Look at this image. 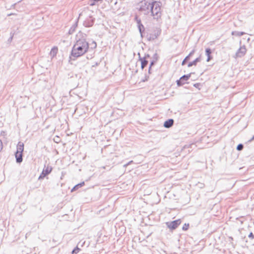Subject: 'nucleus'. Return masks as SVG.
<instances>
[{"instance_id": "nucleus-1", "label": "nucleus", "mask_w": 254, "mask_h": 254, "mask_svg": "<svg viewBox=\"0 0 254 254\" xmlns=\"http://www.w3.org/2000/svg\"><path fill=\"white\" fill-rule=\"evenodd\" d=\"M86 35L79 32L76 36V43L72 47L71 55L74 58L79 57L87 52L89 44L86 40Z\"/></svg>"}, {"instance_id": "nucleus-2", "label": "nucleus", "mask_w": 254, "mask_h": 254, "mask_svg": "<svg viewBox=\"0 0 254 254\" xmlns=\"http://www.w3.org/2000/svg\"><path fill=\"white\" fill-rule=\"evenodd\" d=\"M144 14H150L154 19H158L161 14V3L154 0H144Z\"/></svg>"}, {"instance_id": "nucleus-3", "label": "nucleus", "mask_w": 254, "mask_h": 254, "mask_svg": "<svg viewBox=\"0 0 254 254\" xmlns=\"http://www.w3.org/2000/svg\"><path fill=\"white\" fill-rule=\"evenodd\" d=\"M160 31L158 29H156L153 31H151L149 34H147L146 38L148 41H151L156 39L160 35Z\"/></svg>"}, {"instance_id": "nucleus-4", "label": "nucleus", "mask_w": 254, "mask_h": 254, "mask_svg": "<svg viewBox=\"0 0 254 254\" xmlns=\"http://www.w3.org/2000/svg\"><path fill=\"white\" fill-rule=\"evenodd\" d=\"M247 51L246 47L245 45L241 46L234 56V58L237 59L244 57Z\"/></svg>"}, {"instance_id": "nucleus-5", "label": "nucleus", "mask_w": 254, "mask_h": 254, "mask_svg": "<svg viewBox=\"0 0 254 254\" xmlns=\"http://www.w3.org/2000/svg\"><path fill=\"white\" fill-rule=\"evenodd\" d=\"M52 171V167L50 165L45 166L43 171L39 177V179H44L47 175H49Z\"/></svg>"}, {"instance_id": "nucleus-6", "label": "nucleus", "mask_w": 254, "mask_h": 254, "mask_svg": "<svg viewBox=\"0 0 254 254\" xmlns=\"http://www.w3.org/2000/svg\"><path fill=\"white\" fill-rule=\"evenodd\" d=\"M181 223V219H178L170 222H167L166 225L169 228L174 230L176 229Z\"/></svg>"}, {"instance_id": "nucleus-7", "label": "nucleus", "mask_w": 254, "mask_h": 254, "mask_svg": "<svg viewBox=\"0 0 254 254\" xmlns=\"http://www.w3.org/2000/svg\"><path fill=\"white\" fill-rule=\"evenodd\" d=\"M191 73L187 74V75H184L182 76L179 80H177V85L179 86H181L185 84V81L188 80L190 77Z\"/></svg>"}, {"instance_id": "nucleus-8", "label": "nucleus", "mask_w": 254, "mask_h": 254, "mask_svg": "<svg viewBox=\"0 0 254 254\" xmlns=\"http://www.w3.org/2000/svg\"><path fill=\"white\" fill-rule=\"evenodd\" d=\"M95 19L92 16L87 18L83 22V25L86 27H89L93 26L94 23Z\"/></svg>"}, {"instance_id": "nucleus-9", "label": "nucleus", "mask_w": 254, "mask_h": 254, "mask_svg": "<svg viewBox=\"0 0 254 254\" xmlns=\"http://www.w3.org/2000/svg\"><path fill=\"white\" fill-rule=\"evenodd\" d=\"M135 20L137 22V27L138 28V29L139 30V32L140 33L141 37H142V31L141 30V26H143L142 23H141V20L140 18H138V15H136L135 16Z\"/></svg>"}, {"instance_id": "nucleus-10", "label": "nucleus", "mask_w": 254, "mask_h": 254, "mask_svg": "<svg viewBox=\"0 0 254 254\" xmlns=\"http://www.w3.org/2000/svg\"><path fill=\"white\" fill-rule=\"evenodd\" d=\"M174 120L173 119H169L165 121L164 124V126L166 128H169L173 125Z\"/></svg>"}, {"instance_id": "nucleus-11", "label": "nucleus", "mask_w": 254, "mask_h": 254, "mask_svg": "<svg viewBox=\"0 0 254 254\" xmlns=\"http://www.w3.org/2000/svg\"><path fill=\"white\" fill-rule=\"evenodd\" d=\"M16 162L20 163L22 161V153L16 152L15 154Z\"/></svg>"}, {"instance_id": "nucleus-12", "label": "nucleus", "mask_w": 254, "mask_h": 254, "mask_svg": "<svg viewBox=\"0 0 254 254\" xmlns=\"http://www.w3.org/2000/svg\"><path fill=\"white\" fill-rule=\"evenodd\" d=\"M23 150H24L23 143L19 142L17 145V151L16 152L22 153Z\"/></svg>"}, {"instance_id": "nucleus-13", "label": "nucleus", "mask_w": 254, "mask_h": 254, "mask_svg": "<svg viewBox=\"0 0 254 254\" xmlns=\"http://www.w3.org/2000/svg\"><path fill=\"white\" fill-rule=\"evenodd\" d=\"M201 61V58L200 56L198 58H196L195 60H194L193 61L191 62H190L188 65V66L189 67L192 66V65H196L197 63L198 62H200Z\"/></svg>"}, {"instance_id": "nucleus-14", "label": "nucleus", "mask_w": 254, "mask_h": 254, "mask_svg": "<svg viewBox=\"0 0 254 254\" xmlns=\"http://www.w3.org/2000/svg\"><path fill=\"white\" fill-rule=\"evenodd\" d=\"M206 55L207 56V59L206 61L209 62L211 59V57L210 56L211 54V50L209 48H207L205 50Z\"/></svg>"}, {"instance_id": "nucleus-15", "label": "nucleus", "mask_w": 254, "mask_h": 254, "mask_svg": "<svg viewBox=\"0 0 254 254\" xmlns=\"http://www.w3.org/2000/svg\"><path fill=\"white\" fill-rule=\"evenodd\" d=\"M84 184H85L84 182H82L78 184H77L72 188V189L71 190V191H73L78 190L79 188H81L82 186H83Z\"/></svg>"}, {"instance_id": "nucleus-16", "label": "nucleus", "mask_w": 254, "mask_h": 254, "mask_svg": "<svg viewBox=\"0 0 254 254\" xmlns=\"http://www.w3.org/2000/svg\"><path fill=\"white\" fill-rule=\"evenodd\" d=\"M244 34H245V33L244 32H239L236 31L232 32V35L236 36H241Z\"/></svg>"}, {"instance_id": "nucleus-17", "label": "nucleus", "mask_w": 254, "mask_h": 254, "mask_svg": "<svg viewBox=\"0 0 254 254\" xmlns=\"http://www.w3.org/2000/svg\"><path fill=\"white\" fill-rule=\"evenodd\" d=\"M57 52H58L57 48L54 47V48H52L50 52L51 56L52 57L55 56L57 54Z\"/></svg>"}, {"instance_id": "nucleus-18", "label": "nucleus", "mask_w": 254, "mask_h": 254, "mask_svg": "<svg viewBox=\"0 0 254 254\" xmlns=\"http://www.w3.org/2000/svg\"><path fill=\"white\" fill-rule=\"evenodd\" d=\"M77 26V23H75L69 29V31H68V33L69 34H72L74 31H75V28H76Z\"/></svg>"}, {"instance_id": "nucleus-19", "label": "nucleus", "mask_w": 254, "mask_h": 254, "mask_svg": "<svg viewBox=\"0 0 254 254\" xmlns=\"http://www.w3.org/2000/svg\"><path fill=\"white\" fill-rule=\"evenodd\" d=\"M80 249L78 248L77 247H76L75 249H74L72 252V254H77Z\"/></svg>"}, {"instance_id": "nucleus-20", "label": "nucleus", "mask_w": 254, "mask_h": 254, "mask_svg": "<svg viewBox=\"0 0 254 254\" xmlns=\"http://www.w3.org/2000/svg\"><path fill=\"white\" fill-rule=\"evenodd\" d=\"M138 55L139 57V62H140L141 68L142 69H143V58H141L140 57V54L139 53L138 54Z\"/></svg>"}, {"instance_id": "nucleus-21", "label": "nucleus", "mask_w": 254, "mask_h": 254, "mask_svg": "<svg viewBox=\"0 0 254 254\" xmlns=\"http://www.w3.org/2000/svg\"><path fill=\"white\" fill-rule=\"evenodd\" d=\"M244 148V146L242 144H239L237 147V149L239 151L242 150Z\"/></svg>"}, {"instance_id": "nucleus-22", "label": "nucleus", "mask_w": 254, "mask_h": 254, "mask_svg": "<svg viewBox=\"0 0 254 254\" xmlns=\"http://www.w3.org/2000/svg\"><path fill=\"white\" fill-rule=\"evenodd\" d=\"M189 224H185V225L183 226L182 229L184 231H186L189 228Z\"/></svg>"}, {"instance_id": "nucleus-23", "label": "nucleus", "mask_w": 254, "mask_h": 254, "mask_svg": "<svg viewBox=\"0 0 254 254\" xmlns=\"http://www.w3.org/2000/svg\"><path fill=\"white\" fill-rule=\"evenodd\" d=\"M190 59L189 56H187L185 59L182 62V64L184 65L185 64L186 62Z\"/></svg>"}, {"instance_id": "nucleus-24", "label": "nucleus", "mask_w": 254, "mask_h": 254, "mask_svg": "<svg viewBox=\"0 0 254 254\" xmlns=\"http://www.w3.org/2000/svg\"><path fill=\"white\" fill-rule=\"evenodd\" d=\"M146 57H144V67H145L148 64V61L146 60Z\"/></svg>"}, {"instance_id": "nucleus-25", "label": "nucleus", "mask_w": 254, "mask_h": 254, "mask_svg": "<svg viewBox=\"0 0 254 254\" xmlns=\"http://www.w3.org/2000/svg\"><path fill=\"white\" fill-rule=\"evenodd\" d=\"M91 45L93 46V47H91V48H95L97 46L96 43L94 41H93L92 42V43L91 44Z\"/></svg>"}, {"instance_id": "nucleus-26", "label": "nucleus", "mask_w": 254, "mask_h": 254, "mask_svg": "<svg viewBox=\"0 0 254 254\" xmlns=\"http://www.w3.org/2000/svg\"><path fill=\"white\" fill-rule=\"evenodd\" d=\"M248 237L251 238V239H254V236L252 232H251L250 234L249 235Z\"/></svg>"}, {"instance_id": "nucleus-27", "label": "nucleus", "mask_w": 254, "mask_h": 254, "mask_svg": "<svg viewBox=\"0 0 254 254\" xmlns=\"http://www.w3.org/2000/svg\"><path fill=\"white\" fill-rule=\"evenodd\" d=\"M96 4V2H95V1H94V0H91L90 2V5L91 6H93V5H94Z\"/></svg>"}, {"instance_id": "nucleus-28", "label": "nucleus", "mask_w": 254, "mask_h": 254, "mask_svg": "<svg viewBox=\"0 0 254 254\" xmlns=\"http://www.w3.org/2000/svg\"><path fill=\"white\" fill-rule=\"evenodd\" d=\"M194 53V50H193L190 53V54L188 56H189V58L192 56Z\"/></svg>"}, {"instance_id": "nucleus-29", "label": "nucleus", "mask_w": 254, "mask_h": 254, "mask_svg": "<svg viewBox=\"0 0 254 254\" xmlns=\"http://www.w3.org/2000/svg\"><path fill=\"white\" fill-rule=\"evenodd\" d=\"M199 86H200L199 83H195L194 84V86L196 88H198Z\"/></svg>"}, {"instance_id": "nucleus-30", "label": "nucleus", "mask_w": 254, "mask_h": 254, "mask_svg": "<svg viewBox=\"0 0 254 254\" xmlns=\"http://www.w3.org/2000/svg\"><path fill=\"white\" fill-rule=\"evenodd\" d=\"M153 64H154V61H151V64H150V67H149V71H150V68H151V66Z\"/></svg>"}, {"instance_id": "nucleus-31", "label": "nucleus", "mask_w": 254, "mask_h": 254, "mask_svg": "<svg viewBox=\"0 0 254 254\" xmlns=\"http://www.w3.org/2000/svg\"><path fill=\"white\" fill-rule=\"evenodd\" d=\"M254 140V135L253 136V137L249 140V142H251L252 141Z\"/></svg>"}, {"instance_id": "nucleus-32", "label": "nucleus", "mask_w": 254, "mask_h": 254, "mask_svg": "<svg viewBox=\"0 0 254 254\" xmlns=\"http://www.w3.org/2000/svg\"><path fill=\"white\" fill-rule=\"evenodd\" d=\"M142 10V6H140V7H139V11H141Z\"/></svg>"}, {"instance_id": "nucleus-33", "label": "nucleus", "mask_w": 254, "mask_h": 254, "mask_svg": "<svg viewBox=\"0 0 254 254\" xmlns=\"http://www.w3.org/2000/svg\"><path fill=\"white\" fill-rule=\"evenodd\" d=\"M101 0H94V1H95V2H97L99 1H101Z\"/></svg>"}, {"instance_id": "nucleus-34", "label": "nucleus", "mask_w": 254, "mask_h": 254, "mask_svg": "<svg viewBox=\"0 0 254 254\" xmlns=\"http://www.w3.org/2000/svg\"><path fill=\"white\" fill-rule=\"evenodd\" d=\"M12 36H11L10 37V38H9V40H12Z\"/></svg>"}, {"instance_id": "nucleus-35", "label": "nucleus", "mask_w": 254, "mask_h": 254, "mask_svg": "<svg viewBox=\"0 0 254 254\" xmlns=\"http://www.w3.org/2000/svg\"><path fill=\"white\" fill-rule=\"evenodd\" d=\"M144 36V34H142V36Z\"/></svg>"}]
</instances>
